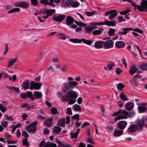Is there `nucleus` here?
Wrapping results in <instances>:
<instances>
[{"label": "nucleus", "instance_id": "obj_32", "mask_svg": "<svg viewBox=\"0 0 147 147\" xmlns=\"http://www.w3.org/2000/svg\"><path fill=\"white\" fill-rule=\"evenodd\" d=\"M57 145L55 143L51 142H47L45 143L44 147H56Z\"/></svg>", "mask_w": 147, "mask_h": 147}, {"label": "nucleus", "instance_id": "obj_59", "mask_svg": "<svg viewBox=\"0 0 147 147\" xmlns=\"http://www.w3.org/2000/svg\"><path fill=\"white\" fill-rule=\"evenodd\" d=\"M20 96L22 99H26L27 97V95L24 92L21 93Z\"/></svg>", "mask_w": 147, "mask_h": 147}, {"label": "nucleus", "instance_id": "obj_18", "mask_svg": "<svg viewBox=\"0 0 147 147\" xmlns=\"http://www.w3.org/2000/svg\"><path fill=\"white\" fill-rule=\"evenodd\" d=\"M104 41H99L96 42L94 45V47L97 49H100L102 48Z\"/></svg>", "mask_w": 147, "mask_h": 147}, {"label": "nucleus", "instance_id": "obj_5", "mask_svg": "<svg viewBox=\"0 0 147 147\" xmlns=\"http://www.w3.org/2000/svg\"><path fill=\"white\" fill-rule=\"evenodd\" d=\"M131 30H133L134 31L139 32L140 34H142L143 32V31L142 30L138 28H136L134 29L132 28H123V30L124 31L123 32L119 31V34H121L122 35H126L128 32V31Z\"/></svg>", "mask_w": 147, "mask_h": 147}, {"label": "nucleus", "instance_id": "obj_22", "mask_svg": "<svg viewBox=\"0 0 147 147\" xmlns=\"http://www.w3.org/2000/svg\"><path fill=\"white\" fill-rule=\"evenodd\" d=\"M34 98L35 99H40L42 97V94L40 92L35 91L33 94Z\"/></svg>", "mask_w": 147, "mask_h": 147}, {"label": "nucleus", "instance_id": "obj_46", "mask_svg": "<svg viewBox=\"0 0 147 147\" xmlns=\"http://www.w3.org/2000/svg\"><path fill=\"white\" fill-rule=\"evenodd\" d=\"M114 65L113 63L111 61H110L108 63L107 67L109 70H111Z\"/></svg>", "mask_w": 147, "mask_h": 147}, {"label": "nucleus", "instance_id": "obj_40", "mask_svg": "<svg viewBox=\"0 0 147 147\" xmlns=\"http://www.w3.org/2000/svg\"><path fill=\"white\" fill-rule=\"evenodd\" d=\"M29 6V3L26 2L24 1L21 2V7L22 8H26L28 7Z\"/></svg>", "mask_w": 147, "mask_h": 147}, {"label": "nucleus", "instance_id": "obj_44", "mask_svg": "<svg viewBox=\"0 0 147 147\" xmlns=\"http://www.w3.org/2000/svg\"><path fill=\"white\" fill-rule=\"evenodd\" d=\"M28 139L26 138H24L22 141L23 145L24 146H26L28 147L29 145V143L27 142Z\"/></svg>", "mask_w": 147, "mask_h": 147}, {"label": "nucleus", "instance_id": "obj_53", "mask_svg": "<svg viewBox=\"0 0 147 147\" xmlns=\"http://www.w3.org/2000/svg\"><path fill=\"white\" fill-rule=\"evenodd\" d=\"M79 115L78 114H76L72 116L71 119H76L78 120L79 119Z\"/></svg>", "mask_w": 147, "mask_h": 147}, {"label": "nucleus", "instance_id": "obj_11", "mask_svg": "<svg viewBox=\"0 0 147 147\" xmlns=\"http://www.w3.org/2000/svg\"><path fill=\"white\" fill-rule=\"evenodd\" d=\"M67 92V94L69 98L76 99L77 97V94L75 91L69 90Z\"/></svg>", "mask_w": 147, "mask_h": 147}, {"label": "nucleus", "instance_id": "obj_56", "mask_svg": "<svg viewBox=\"0 0 147 147\" xmlns=\"http://www.w3.org/2000/svg\"><path fill=\"white\" fill-rule=\"evenodd\" d=\"M7 143L8 144H16L17 143V141L16 140H7Z\"/></svg>", "mask_w": 147, "mask_h": 147}, {"label": "nucleus", "instance_id": "obj_47", "mask_svg": "<svg viewBox=\"0 0 147 147\" xmlns=\"http://www.w3.org/2000/svg\"><path fill=\"white\" fill-rule=\"evenodd\" d=\"M92 24L93 25H105V22H94L92 23Z\"/></svg>", "mask_w": 147, "mask_h": 147}, {"label": "nucleus", "instance_id": "obj_13", "mask_svg": "<svg viewBox=\"0 0 147 147\" xmlns=\"http://www.w3.org/2000/svg\"><path fill=\"white\" fill-rule=\"evenodd\" d=\"M18 58H15L13 59H10L7 62V67L8 68H11L16 62Z\"/></svg>", "mask_w": 147, "mask_h": 147}, {"label": "nucleus", "instance_id": "obj_10", "mask_svg": "<svg viewBox=\"0 0 147 147\" xmlns=\"http://www.w3.org/2000/svg\"><path fill=\"white\" fill-rule=\"evenodd\" d=\"M137 125L138 127V130L142 131L144 126L145 122L143 120L140 119L137 121Z\"/></svg>", "mask_w": 147, "mask_h": 147}, {"label": "nucleus", "instance_id": "obj_51", "mask_svg": "<svg viewBox=\"0 0 147 147\" xmlns=\"http://www.w3.org/2000/svg\"><path fill=\"white\" fill-rule=\"evenodd\" d=\"M0 110L2 112H5L6 111V107L3 106V105L0 104Z\"/></svg>", "mask_w": 147, "mask_h": 147}, {"label": "nucleus", "instance_id": "obj_12", "mask_svg": "<svg viewBox=\"0 0 147 147\" xmlns=\"http://www.w3.org/2000/svg\"><path fill=\"white\" fill-rule=\"evenodd\" d=\"M138 127L136 124L131 125L127 130L128 133L133 132L138 130Z\"/></svg>", "mask_w": 147, "mask_h": 147}, {"label": "nucleus", "instance_id": "obj_60", "mask_svg": "<svg viewBox=\"0 0 147 147\" xmlns=\"http://www.w3.org/2000/svg\"><path fill=\"white\" fill-rule=\"evenodd\" d=\"M56 142L59 145L63 147L64 146V142H61V141H59L58 140H57L56 141Z\"/></svg>", "mask_w": 147, "mask_h": 147}, {"label": "nucleus", "instance_id": "obj_29", "mask_svg": "<svg viewBox=\"0 0 147 147\" xmlns=\"http://www.w3.org/2000/svg\"><path fill=\"white\" fill-rule=\"evenodd\" d=\"M22 87L25 89H28L30 87L29 86V83L27 81H26L24 82L21 84Z\"/></svg>", "mask_w": 147, "mask_h": 147}, {"label": "nucleus", "instance_id": "obj_43", "mask_svg": "<svg viewBox=\"0 0 147 147\" xmlns=\"http://www.w3.org/2000/svg\"><path fill=\"white\" fill-rule=\"evenodd\" d=\"M51 113L53 115H55L58 113L57 109L54 107H53L51 108Z\"/></svg>", "mask_w": 147, "mask_h": 147}, {"label": "nucleus", "instance_id": "obj_28", "mask_svg": "<svg viewBox=\"0 0 147 147\" xmlns=\"http://www.w3.org/2000/svg\"><path fill=\"white\" fill-rule=\"evenodd\" d=\"M65 119L62 118H61L58 120L57 122V125L61 127H63L65 126Z\"/></svg>", "mask_w": 147, "mask_h": 147}, {"label": "nucleus", "instance_id": "obj_33", "mask_svg": "<svg viewBox=\"0 0 147 147\" xmlns=\"http://www.w3.org/2000/svg\"><path fill=\"white\" fill-rule=\"evenodd\" d=\"M26 94L27 95V97L30 98L32 100L34 99V95L32 94V92L28 91L26 92Z\"/></svg>", "mask_w": 147, "mask_h": 147}, {"label": "nucleus", "instance_id": "obj_1", "mask_svg": "<svg viewBox=\"0 0 147 147\" xmlns=\"http://www.w3.org/2000/svg\"><path fill=\"white\" fill-rule=\"evenodd\" d=\"M128 112L124 109H120L115 112L113 115V116L116 117L114 118L115 122L118 120L127 119L128 118Z\"/></svg>", "mask_w": 147, "mask_h": 147}, {"label": "nucleus", "instance_id": "obj_3", "mask_svg": "<svg viewBox=\"0 0 147 147\" xmlns=\"http://www.w3.org/2000/svg\"><path fill=\"white\" fill-rule=\"evenodd\" d=\"M132 5L135 9H137L140 11H145L147 12V0H142L140 3V5L136 4L135 3H132Z\"/></svg>", "mask_w": 147, "mask_h": 147}, {"label": "nucleus", "instance_id": "obj_49", "mask_svg": "<svg viewBox=\"0 0 147 147\" xmlns=\"http://www.w3.org/2000/svg\"><path fill=\"white\" fill-rule=\"evenodd\" d=\"M57 35L59 38L63 40L65 39L66 38V36L63 34H58Z\"/></svg>", "mask_w": 147, "mask_h": 147}, {"label": "nucleus", "instance_id": "obj_36", "mask_svg": "<svg viewBox=\"0 0 147 147\" xmlns=\"http://www.w3.org/2000/svg\"><path fill=\"white\" fill-rule=\"evenodd\" d=\"M71 2L70 5L72 7H77L79 5V4L78 2H74L72 0H71Z\"/></svg>", "mask_w": 147, "mask_h": 147}, {"label": "nucleus", "instance_id": "obj_23", "mask_svg": "<svg viewBox=\"0 0 147 147\" xmlns=\"http://www.w3.org/2000/svg\"><path fill=\"white\" fill-rule=\"evenodd\" d=\"M137 71H138V69L136 67L134 64H133L131 66L129 70L130 73L131 75L135 74Z\"/></svg>", "mask_w": 147, "mask_h": 147}, {"label": "nucleus", "instance_id": "obj_14", "mask_svg": "<svg viewBox=\"0 0 147 147\" xmlns=\"http://www.w3.org/2000/svg\"><path fill=\"white\" fill-rule=\"evenodd\" d=\"M55 13V9H44L43 13L47 14L48 16H51Z\"/></svg>", "mask_w": 147, "mask_h": 147}, {"label": "nucleus", "instance_id": "obj_63", "mask_svg": "<svg viewBox=\"0 0 147 147\" xmlns=\"http://www.w3.org/2000/svg\"><path fill=\"white\" fill-rule=\"evenodd\" d=\"M40 2L41 4L47 5L48 2V0H40Z\"/></svg>", "mask_w": 147, "mask_h": 147}, {"label": "nucleus", "instance_id": "obj_42", "mask_svg": "<svg viewBox=\"0 0 147 147\" xmlns=\"http://www.w3.org/2000/svg\"><path fill=\"white\" fill-rule=\"evenodd\" d=\"M115 29L111 28L109 30L108 33L110 36H111L115 34Z\"/></svg>", "mask_w": 147, "mask_h": 147}, {"label": "nucleus", "instance_id": "obj_34", "mask_svg": "<svg viewBox=\"0 0 147 147\" xmlns=\"http://www.w3.org/2000/svg\"><path fill=\"white\" fill-rule=\"evenodd\" d=\"M120 97L122 100L124 101H128V99L126 97V95L124 92H122L120 94Z\"/></svg>", "mask_w": 147, "mask_h": 147}, {"label": "nucleus", "instance_id": "obj_31", "mask_svg": "<svg viewBox=\"0 0 147 147\" xmlns=\"http://www.w3.org/2000/svg\"><path fill=\"white\" fill-rule=\"evenodd\" d=\"M53 132L55 134H59L61 131V128L60 127L55 126L53 127Z\"/></svg>", "mask_w": 147, "mask_h": 147}, {"label": "nucleus", "instance_id": "obj_35", "mask_svg": "<svg viewBox=\"0 0 147 147\" xmlns=\"http://www.w3.org/2000/svg\"><path fill=\"white\" fill-rule=\"evenodd\" d=\"M6 87L7 88H8L10 90L13 89L14 90L15 92L16 93L20 92V91L19 90V88L18 87H15L13 86H7Z\"/></svg>", "mask_w": 147, "mask_h": 147}, {"label": "nucleus", "instance_id": "obj_39", "mask_svg": "<svg viewBox=\"0 0 147 147\" xmlns=\"http://www.w3.org/2000/svg\"><path fill=\"white\" fill-rule=\"evenodd\" d=\"M125 87V86L122 83L118 84L117 86V87L118 89L120 90H122L123 88Z\"/></svg>", "mask_w": 147, "mask_h": 147}, {"label": "nucleus", "instance_id": "obj_52", "mask_svg": "<svg viewBox=\"0 0 147 147\" xmlns=\"http://www.w3.org/2000/svg\"><path fill=\"white\" fill-rule=\"evenodd\" d=\"M22 136H24L25 137V138H27L29 137V135L25 131H22Z\"/></svg>", "mask_w": 147, "mask_h": 147}, {"label": "nucleus", "instance_id": "obj_24", "mask_svg": "<svg viewBox=\"0 0 147 147\" xmlns=\"http://www.w3.org/2000/svg\"><path fill=\"white\" fill-rule=\"evenodd\" d=\"M125 45V43L123 41H118L115 44V46L119 49L124 48Z\"/></svg>", "mask_w": 147, "mask_h": 147}, {"label": "nucleus", "instance_id": "obj_30", "mask_svg": "<svg viewBox=\"0 0 147 147\" xmlns=\"http://www.w3.org/2000/svg\"><path fill=\"white\" fill-rule=\"evenodd\" d=\"M102 30H104V29L102 28H101L99 30H94L93 31L92 34L93 35H97L100 34L102 33Z\"/></svg>", "mask_w": 147, "mask_h": 147}, {"label": "nucleus", "instance_id": "obj_16", "mask_svg": "<svg viewBox=\"0 0 147 147\" xmlns=\"http://www.w3.org/2000/svg\"><path fill=\"white\" fill-rule=\"evenodd\" d=\"M65 17V16L64 15H60L58 16L53 17V19L57 22H60L63 20Z\"/></svg>", "mask_w": 147, "mask_h": 147}, {"label": "nucleus", "instance_id": "obj_20", "mask_svg": "<svg viewBox=\"0 0 147 147\" xmlns=\"http://www.w3.org/2000/svg\"><path fill=\"white\" fill-rule=\"evenodd\" d=\"M138 110L139 113H144L147 111V108L145 106L140 105L138 107Z\"/></svg>", "mask_w": 147, "mask_h": 147}, {"label": "nucleus", "instance_id": "obj_61", "mask_svg": "<svg viewBox=\"0 0 147 147\" xmlns=\"http://www.w3.org/2000/svg\"><path fill=\"white\" fill-rule=\"evenodd\" d=\"M75 99H72L71 98H69L68 100L69 101V104H73L75 102L76 100Z\"/></svg>", "mask_w": 147, "mask_h": 147}, {"label": "nucleus", "instance_id": "obj_21", "mask_svg": "<svg viewBox=\"0 0 147 147\" xmlns=\"http://www.w3.org/2000/svg\"><path fill=\"white\" fill-rule=\"evenodd\" d=\"M52 121L53 120L52 118H49L44 121V125L47 127H51L52 125Z\"/></svg>", "mask_w": 147, "mask_h": 147}, {"label": "nucleus", "instance_id": "obj_55", "mask_svg": "<svg viewBox=\"0 0 147 147\" xmlns=\"http://www.w3.org/2000/svg\"><path fill=\"white\" fill-rule=\"evenodd\" d=\"M8 123L5 121H2L1 123V126L3 127L4 128L6 127L7 126Z\"/></svg>", "mask_w": 147, "mask_h": 147}, {"label": "nucleus", "instance_id": "obj_64", "mask_svg": "<svg viewBox=\"0 0 147 147\" xmlns=\"http://www.w3.org/2000/svg\"><path fill=\"white\" fill-rule=\"evenodd\" d=\"M85 13L88 16H90L94 15V13L93 12H90L87 11L85 12Z\"/></svg>", "mask_w": 147, "mask_h": 147}, {"label": "nucleus", "instance_id": "obj_57", "mask_svg": "<svg viewBox=\"0 0 147 147\" xmlns=\"http://www.w3.org/2000/svg\"><path fill=\"white\" fill-rule=\"evenodd\" d=\"M122 71V70L119 67L117 68L115 71L116 74L118 75L120 74Z\"/></svg>", "mask_w": 147, "mask_h": 147}, {"label": "nucleus", "instance_id": "obj_62", "mask_svg": "<svg viewBox=\"0 0 147 147\" xmlns=\"http://www.w3.org/2000/svg\"><path fill=\"white\" fill-rule=\"evenodd\" d=\"M45 143V140H43L40 142V144L38 145L39 147H42L43 146L44 147Z\"/></svg>", "mask_w": 147, "mask_h": 147}, {"label": "nucleus", "instance_id": "obj_50", "mask_svg": "<svg viewBox=\"0 0 147 147\" xmlns=\"http://www.w3.org/2000/svg\"><path fill=\"white\" fill-rule=\"evenodd\" d=\"M130 11L129 9H128L127 10H125L123 11H121L120 12V14L121 15H125L127 13H129Z\"/></svg>", "mask_w": 147, "mask_h": 147}, {"label": "nucleus", "instance_id": "obj_25", "mask_svg": "<svg viewBox=\"0 0 147 147\" xmlns=\"http://www.w3.org/2000/svg\"><path fill=\"white\" fill-rule=\"evenodd\" d=\"M123 131L122 130L115 129L113 134L114 136L119 137L123 133Z\"/></svg>", "mask_w": 147, "mask_h": 147}, {"label": "nucleus", "instance_id": "obj_41", "mask_svg": "<svg viewBox=\"0 0 147 147\" xmlns=\"http://www.w3.org/2000/svg\"><path fill=\"white\" fill-rule=\"evenodd\" d=\"M20 9L18 8H14L9 10L8 12V13H11L14 12L19 11Z\"/></svg>", "mask_w": 147, "mask_h": 147}, {"label": "nucleus", "instance_id": "obj_48", "mask_svg": "<svg viewBox=\"0 0 147 147\" xmlns=\"http://www.w3.org/2000/svg\"><path fill=\"white\" fill-rule=\"evenodd\" d=\"M69 99V97H68V95H64L61 98L62 101L63 102H66L67 101H68Z\"/></svg>", "mask_w": 147, "mask_h": 147}, {"label": "nucleus", "instance_id": "obj_37", "mask_svg": "<svg viewBox=\"0 0 147 147\" xmlns=\"http://www.w3.org/2000/svg\"><path fill=\"white\" fill-rule=\"evenodd\" d=\"M73 109L76 111H80L81 110V106L77 104L73 105Z\"/></svg>", "mask_w": 147, "mask_h": 147}, {"label": "nucleus", "instance_id": "obj_4", "mask_svg": "<svg viewBox=\"0 0 147 147\" xmlns=\"http://www.w3.org/2000/svg\"><path fill=\"white\" fill-rule=\"evenodd\" d=\"M69 41L74 43H80L82 42L83 43L88 45H90L93 41V40L91 41L89 40H87L84 38H82L81 39L77 38H70L69 39Z\"/></svg>", "mask_w": 147, "mask_h": 147}, {"label": "nucleus", "instance_id": "obj_19", "mask_svg": "<svg viewBox=\"0 0 147 147\" xmlns=\"http://www.w3.org/2000/svg\"><path fill=\"white\" fill-rule=\"evenodd\" d=\"M74 21L75 20L72 17L68 16L66 17L65 24L67 25H71Z\"/></svg>", "mask_w": 147, "mask_h": 147}, {"label": "nucleus", "instance_id": "obj_26", "mask_svg": "<svg viewBox=\"0 0 147 147\" xmlns=\"http://www.w3.org/2000/svg\"><path fill=\"white\" fill-rule=\"evenodd\" d=\"M96 28H94L93 26H89L85 28V30L87 33L90 34L91 33L93 30Z\"/></svg>", "mask_w": 147, "mask_h": 147}, {"label": "nucleus", "instance_id": "obj_6", "mask_svg": "<svg viewBox=\"0 0 147 147\" xmlns=\"http://www.w3.org/2000/svg\"><path fill=\"white\" fill-rule=\"evenodd\" d=\"M38 122L34 121L30 123L26 127V129L29 133H34L37 130V127L35 125L37 124Z\"/></svg>", "mask_w": 147, "mask_h": 147}, {"label": "nucleus", "instance_id": "obj_15", "mask_svg": "<svg viewBox=\"0 0 147 147\" xmlns=\"http://www.w3.org/2000/svg\"><path fill=\"white\" fill-rule=\"evenodd\" d=\"M134 107V104L133 102H128L125 106V109L128 111H130L132 110Z\"/></svg>", "mask_w": 147, "mask_h": 147}, {"label": "nucleus", "instance_id": "obj_17", "mask_svg": "<svg viewBox=\"0 0 147 147\" xmlns=\"http://www.w3.org/2000/svg\"><path fill=\"white\" fill-rule=\"evenodd\" d=\"M71 0H61V4L62 6L64 7H68L70 5Z\"/></svg>", "mask_w": 147, "mask_h": 147}, {"label": "nucleus", "instance_id": "obj_27", "mask_svg": "<svg viewBox=\"0 0 147 147\" xmlns=\"http://www.w3.org/2000/svg\"><path fill=\"white\" fill-rule=\"evenodd\" d=\"M105 25H107L108 26H116V22L114 20L111 21L105 20Z\"/></svg>", "mask_w": 147, "mask_h": 147}, {"label": "nucleus", "instance_id": "obj_54", "mask_svg": "<svg viewBox=\"0 0 147 147\" xmlns=\"http://www.w3.org/2000/svg\"><path fill=\"white\" fill-rule=\"evenodd\" d=\"M66 111H67L66 113L69 115H71L72 114V111L71 110V108H68L66 109Z\"/></svg>", "mask_w": 147, "mask_h": 147}, {"label": "nucleus", "instance_id": "obj_9", "mask_svg": "<svg viewBox=\"0 0 147 147\" xmlns=\"http://www.w3.org/2000/svg\"><path fill=\"white\" fill-rule=\"evenodd\" d=\"M127 122L124 121H121L118 123L117 127L121 130H123L127 126Z\"/></svg>", "mask_w": 147, "mask_h": 147}, {"label": "nucleus", "instance_id": "obj_38", "mask_svg": "<svg viewBox=\"0 0 147 147\" xmlns=\"http://www.w3.org/2000/svg\"><path fill=\"white\" fill-rule=\"evenodd\" d=\"M140 68L143 70L147 69V63H143L140 66Z\"/></svg>", "mask_w": 147, "mask_h": 147}, {"label": "nucleus", "instance_id": "obj_7", "mask_svg": "<svg viewBox=\"0 0 147 147\" xmlns=\"http://www.w3.org/2000/svg\"><path fill=\"white\" fill-rule=\"evenodd\" d=\"M42 85V84L41 82H35L34 81H32L30 83L29 88L30 90L33 89L38 90L40 89Z\"/></svg>", "mask_w": 147, "mask_h": 147}, {"label": "nucleus", "instance_id": "obj_58", "mask_svg": "<svg viewBox=\"0 0 147 147\" xmlns=\"http://www.w3.org/2000/svg\"><path fill=\"white\" fill-rule=\"evenodd\" d=\"M32 4L34 6H37L38 4V3L37 0H34L31 1Z\"/></svg>", "mask_w": 147, "mask_h": 147}, {"label": "nucleus", "instance_id": "obj_2", "mask_svg": "<svg viewBox=\"0 0 147 147\" xmlns=\"http://www.w3.org/2000/svg\"><path fill=\"white\" fill-rule=\"evenodd\" d=\"M78 84V83L76 81H67L64 84L62 90L64 92H67L69 90H71L74 87H76Z\"/></svg>", "mask_w": 147, "mask_h": 147}, {"label": "nucleus", "instance_id": "obj_8", "mask_svg": "<svg viewBox=\"0 0 147 147\" xmlns=\"http://www.w3.org/2000/svg\"><path fill=\"white\" fill-rule=\"evenodd\" d=\"M104 47L105 49L112 48L113 46V42L112 40L104 42Z\"/></svg>", "mask_w": 147, "mask_h": 147}, {"label": "nucleus", "instance_id": "obj_45", "mask_svg": "<svg viewBox=\"0 0 147 147\" xmlns=\"http://www.w3.org/2000/svg\"><path fill=\"white\" fill-rule=\"evenodd\" d=\"M117 19L119 20L118 22V23H121L123 22H125V19H124L123 16H118L117 17Z\"/></svg>", "mask_w": 147, "mask_h": 147}]
</instances>
